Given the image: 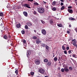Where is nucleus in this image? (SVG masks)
Instances as JSON below:
<instances>
[{
	"label": "nucleus",
	"mask_w": 77,
	"mask_h": 77,
	"mask_svg": "<svg viewBox=\"0 0 77 77\" xmlns=\"http://www.w3.org/2000/svg\"><path fill=\"white\" fill-rule=\"evenodd\" d=\"M8 38H11V36H10V35H9L8 36Z\"/></svg>",
	"instance_id": "49"
},
{
	"label": "nucleus",
	"mask_w": 77,
	"mask_h": 77,
	"mask_svg": "<svg viewBox=\"0 0 77 77\" xmlns=\"http://www.w3.org/2000/svg\"><path fill=\"white\" fill-rule=\"evenodd\" d=\"M74 46H75V47H76V48H77V45H74Z\"/></svg>",
	"instance_id": "48"
},
{
	"label": "nucleus",
	"mask_w": 77,
	"mask_h": 77,
	"mask_svg": "<svg viewBox=\"0 0 77 77\" xmlns=\"http://www.w3.org/2000/svg\"><path fill=\"white\" fill-rule=\"evenodd\" d=\"M3 38H4V39H7V38H8V36L6 35H5L3 36Z\"/></svg>",
	"instance_id": "19"
},
{
	"label": "nucleus",
	"mask_w": 77,
	"mask_h": 77,
	"mask_svg": "<svg viewBox=\"0 0 77 77\" xmlns=\"http://www.w3.org/2000/svg\"><path fill=\"white\" fill-rule=\"evenodd\" d=\"M48 59H45L44 60V62L45 63H47V62H48Z\"/></svg>",
	"instance_id": "15"
},
{
	"label": "nucleus",
	"mask_w": 77,
	"mask_h": 77,
	"mask_svg": "<svg viewBox=\"0 0 77 77\" xmlns=\"http://www.w3.org/2000/svg\"><path fill=\"white\" fill-rule=\"evenodd\" d=\"M25 28L26 29H28L29 27H28V26H27V25H25Z\"/></svg>",
	"instance_id": "29"
},
{
	"label": "nucleus",
	"mask_w": 77,
	"mask_h": 77,
	"mask_svg": "<svg viewBox=\"0 0 77 77\" xmlns=\"http://www.w3.org/2000/svg\"><path fill=\"white\" fill-rule=\"evenodd\" d=\"M71 51H73L71 50H69L68 51V53H69V54H70V53H72V52Z\"/></svg>",
	"instance_id": "18"
},
{
	"label": "nucleus",
	"mask_w": 77,
	"mask_h": 77,
	"mask_svg": "<svg viewBox=\"0 0 77 77\" xmlns=\"http://www.w3.org/2000/svg\"><path fill=\"white\" fill-rule=\"evenodd\" d=\"M67 33H68V34H69L70 33V32L69 31H67Z\"/></svg>",
	"instance_id": "45"
},
{
	"label": "nucleus",
	"mask_w": 77,
	"mask_h": 77,
	"mask_svg": "<svg viewBox=\"0 0 77 77\" xmlns=\"http://www.w3.org/2000/svg\"><path fill=\"white\" fill-rule=\"evenodd\" d=\"M20 26H21V24H20V23H19L16 25V27L17 28H19V27H20Z\"/></svg>",
	"instance_id": "14"
},
{
	"label": "nucleus",
	"mask_w": 77,
	"mask_h": 77,
	"mask_svg": "<svg viewBox=\"0 0 77 77\" xmlns=\"http://www.w3.org/2000/svg\"><path fill=\"white\" fill-rule=\"evenodd\" d=\"M42 34H43L44 35H46V31L44 29H43L42 30Z\"/></svg>",
	"instance_id": "4"
},
{
	"label": "nucleus",
	"mask_w": 77,
	"mask_h": 77,
	"mask_svg": "<svg viewBox=\"0 0 77 77\" xmlns=\"http://www.w3.org/2000/svg\"><path fill=\"white\" fill-rule=\"evenodd\" d=\"M3 15V13L2 12H0V17H2Z\"/></svg>",
	"instance_id": "24"
},
{
	"label": "nucleus",
	"mask_w": 77,
	"mask_h": 77,
	"mask_svg": "<svg viewBox=\"0 0 77 77\" xmlns=\"http://www.w3.org/2000/svg\"><path fill=\"white\" fill-rule=\"evenodd\" d=\"M76 5H77V3H76Z\"/></svg>",
	"instance_id": "64"
},
{
	"label": "nucleus",
	"mask_w": 77,
	"mask_h": 77,
	"mask_svg": "<svg viewBox=\"0 0 77 77\" xmlns=\"http://www.w3.org/2000/svg\"><path fill=\"white\" fill-rule=\"evenodd\" d=\"M45 47L46 49V52H48L49 51V47L47 45H46Z\"/></svg>",
	"instance_id": "5"
},
{
	"label": "nucleus",
	"mask_w": 77,
	"mask_h": 77,
	"mask_svg": "<svg viewBox=\"0 0 77 77\" xmlns=\"http://www.w3.org/2000/svg\"><path fill=\"white\" fill-rule=\"evenodd\" d=\"M11 42V40H8V43H10V42Z\"/></svg>",
	"instance_id": "41"
},
{
	"label": "nucleus",
	"mask_w": 77,
	"mask_h": 77,
	"mask_svg": "<svg viewBox=\"0 0 77 77\" xmlns=\"http://www.w3.org/2000/svg\"><path fill=\"white\" fill-rule=\"evenodd\" d=\"M60 0V1H61L62 2L63 1V0Z\"/></svg>",
	"instance_id": "56"
},
{
	"label": "nucleus",
	"mask_w": 77,
	"mask_h": 77,
	"mask_svg": "<svg viewBox=\"0 0 77 77\" xmlns=\"http://www.w3.org/2000/svg\"><path fill=\"white\" fill-rule=\"evenodd\" d=\"M61 71L62 72H64V71H65V70H64V69L62 68L61 69Z\"/></svg>",
	"instance_id": "36"
},
{
	"label": "nucleus",
	"mask_w": 77,
	"mask_h": 77,
	"mask_svg": "<svg viewBox=\"0 0 77 77\" xmlns=\"http://www.w3.org/2000/svg\"><path fill=\"white\" fill-rule=\"evenodd\" d=\"M45 70L43 69H40L39 70V72L42 74H44V72H45Z\"/></svg>",
	"instance_id": "2"
},
{
	"label": "nucleus",
	"mask_w": 77,
	"mask_h": 77,
	"mask_svg": "<svg viewBox=\"0 0 77 77\" xmlns=\"http://www.w3.org/2000/svg\"><path fill=\"white\" fill-rule=\"evenodd\" d=\"M17 77H18V76H17Z\"/></svg>",
	"instance_id": "62"
},
{
	"label": "nucleus",
	"mask_w": 77,
	"mask_h": 77,
	"mask_svg": "<svg viewBox=\"0 0 77 77\" xmlns=\"http://www.w3.org/2000/svg\"><path fill=\"white\" fill-rule=\"evenodd\" d=\"M56 4V2L54 1L52 3V5H54Z\"/></svg>",
	"instance_id": "32"
},
{
	"label": "nucleus",
	"mask_w": 77,
	"mask_h": 77,
	"mask_svg": "<svg viewBox=\"0 0 77 77\" xmlns=\"http://www.w3.org/2000/svg\"><path fill=\"white\" fill-rule=\"evenodd\" d=\"M57 25V26H58V27H63V25L62 24H58Z\"/></svg>",
	"instance_id": "16"
},
{
	"label": "nucleus",
	"mask_w": 77,
	"mask_h": 77,
	"mask_svg": "<svg viewBox=\"0 0 77 77\" xmlns=\"http://www.w3.org/2000/svg\"><path fill=\"white\" fill-rule=\"evenodd\" d=\"M21 33L23 35H24L25 33V31L24 30H23L21 31Z\"/></svg>",
	"instance_id": "20"
},
{
	"label": "nucleus",
	"mask_w": 77,
	"mask_h": 77,
	"mask_svg": "<svg viewBox=\"0 0 77 77\" xmlns=\"http://www.w3.org/2000/svg\"><path fill=\"white\" fill-rule=\"evenodd\" d=\"M69 69H70V71H72V68L71 66L69 67Z\"/></svg>",
	"instance_id": "27"
},
{
	"label": "nucleus",
	"mask_w": 77,
	"mask_h": 77,
	"mask_svg": "<svg viewBox=\"0 0 77 77\" xmlns=\"http://www.w3.org/2000/svg\"><path fill=\"white\" fill-rule=\"evenodd\" d=\"M42 46V47H45V44H44V43H42V45H41Z\"/></svg>",
	"instance_id": "33"
},
{
	"label": "nucleus",
	"mask_w": 77,
	"mask_h": 77,
	"mask_svg": "<svg viewBox=\"0 0 77 77\" xmlns=\"http://www.w3.org/2000/svg\"><path fill=\"white\" fill-rule=\"evenodd\" d=\"M40 42H41V41L39 39H37L36 40V44H39Z\"/></svg>",
	"instance_id": "8"
},
{
	"label": "nucleus",
	"mask_w": 77,
	"mask_h": 77,
	"mask_svg": "<svg viewBox=\"0 0 77 77\" xmlns=\"http://www.w3.org/2000/svg\"><path fill=\"white\" fill-rule=\"evenodd\" d=\"M59 59H60V57H59Z\"/></svg>",
	"instance_id": "63"
},
{
	"label": "nucleus",
	"mask_w": 77,
	"mask_h": 77,
	"mask_svg": "<svg viewBox=\"0 0 77 77\" xmlns=\"http://www.w3.org/2000/svg\"><path fill=\"white\" fill-rule=\"evenodd\" d=\"M7 8H8V6H7Z\"/></svg>",
	"instance_id": "60"
},
{
	"label": "nucleus",
	"mask_w": 77,
	"mask_h": 77,
	"mask_svg": "<svg viewBox=\"0 0 77 77\" xmlns=\"http://www.w3.org/2000/svg\"><path fill=\"white\" fill-rule=\"evenodd\" d=\"M69 20H75V19L73 18L72 17H70V18H69Z\"/></svg>",
	"instance_id": "26"
},
{
	"label": "nucleus",
	"mask_w": 77,
	"mask_h": 77,
	"mask_svg": "<svg viewBox=\"0 0 77 77\" xmlns=\"http://www.w3.org/2000/svg\"><path fill=\"white\" fill-rule=\"evenodd\" d=\"M75 1H77V0H75Z\"/></svg>",
	"instance_id": "61"
},
{
	"label": "nucleus",
	"mask_w": 77,
	"mask_h": 77,
	"mask_svg": "<svg viewBox=\"0 0 77 77\" xmlns=\"http://www.w3.org/2000/svg\"><path fill=\"white\" fill-rule=\"evenodd\" d=\"M18 70H16L15 72V73H18Z\"/></svg>",
	"instance_id": "42"
},
{
	"label": "nucleus",
	"mask_w": 77,
	"mask_h": 77,
	"mask_svg": "<svg viewBox=\"0 0 77 77\" xmlns=\"http://www.w3.org/2000/svg\"><path fill=\"white\" fill-rule=\"evenodd\" d=\"M53 57H54V55L53 56Z\"/></svg>",
	"instance_id": "59"
},
{
	"label": "nucleus",
	"mask_w": 77,
	"mask_h": 77,
	"mask_svg": "<svg viewBox=\"0 0 77 77\" xmlns=\"http://www.w3.org/2000/svg\"><path fill=\"white\" fill-rule=\"evenodd\" d=\"M50 24H53V20H51L50 21Z\"/></svg>",
	"instance_id": "23"
},
{
	"label": "nucleus",
	"mask_w": 77,
	"mask_h": 77,
	"mask_svg": "<svg viewBox=\"0 0 77 77\" xmlns=\"http://www.w3.org/2000/svg\"><path fill=\"white\" fill-rule=\"evenodd\" d=\"M47 65L48 66H50L51 65V62H49L47 64Z\"/></svg>",
	"instance_id": "25"
},
{
	"label": "nucleus",
	"mask_w": 77,
	"mask_h": 77,
	"mask_svg": "<svg viewBox=\"0 0 77 77\" xmlns=\"http://www.w3.org/2000/svg\"><path fill=\"white\" fill-rule=\"evenodd\" d=\"M34 5L35 6H37L38 5H39V4L37 3V2H35L34 3Z\"/></svg>",
	"instance_id": "17"
},
{
	"label": "nucleus",
	"mask_w": 77,
	"mask_h": 77,
	"mask_svg": "<svg viewBox=\"0 0 77 77\" xmlns=\"http://www.w3.org/2000/svg\"><path fill=\"white\" fill-rule=\"evenodd\" d=\"M67 11L70 14H72L73 13V10L72 9H68Z\"/></svg>",
	"instance_id": "6"
},
{
	"label": "nucleus",
	"mask_w": 77,
	"mask_h": 77,
	"mask_svg": "<svg viewBox=\"0 0 77 77\" xmlns=\"http://www.w3.org/2000/svg\"><path fill=\"white\" fill-rule=\"evenodd\" d=\"M22 42H23L24 44H26V41L25 40H22Z\"/></svg>",
	"instance_id": "22"
},
{
	"label": "nucleus",
	"mask_w": 77,
	"mask_h": 77,
	"mask_svg": "<svg viewBox=\"0 0 77 77\" xmlns=\"http://www.w3.org/2000/svg\"><path fill=\"white\" fill-rule=\"evenodd\" d=\"M45 77H48V76H45Z\"/></svg>",
	"instance_id": "54"
},
{
	"label": "nucleus",
	"mask_w": 77,
	"mask_h": 77,
	"mask_svg": "<svg viewBox=\"0 0 77 77\" xmlns=\"http://www.w3.org/2000/svg\"><path fill=\"white\" fill-rule=\"evenodd\" d=\"M30 54H31V52H30V51H29L27 52V57H29V56L30 55Z\"/></svg>",
	"instance_id": "9"
},
{
	"label": "nucleus",
	"mask_w": 77,
	"mask_h": 77,
	"mask_svg": "<svg viewBox=\"0 0 77 77\" xmlns=\"http://www.w3.org/2000/svg\"><path fill=\"white\" fill-rule=\"evenodd\" d=\"M27 24L28 26H32V23L30 22L27 23Z\"/></svg>",
	"instance_id": "13"
},
{
	"label": "nucleus",
	"mask_w": 77,
	"mask_h": 77,
	"mask_svg": "<svg viewBox=\"0 0 77 77\" xmlns=\"http://www.w3.org/2000/svg\"><path fill=\"white\" fill-rule=\"evenodd\" d=\"M1 32H3V30H1Z\"/></svg>",
	"instance_id": "57"
},
{
	"label": "nucleus",
	"mask_w": 77,
	"mask_h": 77,
	"mask_svg": "<svg viewBox=\"0 0 77 77\" xmlns=\"http://www.w3.org/2000/svg\"><path fill=\"white\" fill-rule=\"evenodd\" d=\"M33 14H34V15H36V12L35 11H34Z\"/></svg>",
	"instance_id": "47"
},
{
	"label": "nucleus",
	"mask_w": 77,
	"mask_h": 77,
	"mask_svg": "<svg viewBox=\"0 0 77 77\" xmlns=\"http://www.w3.org/2000/svg\"><path fill=\"white\" fill-rule=\"evenodd\" d=\"M23 6L24 7H26V8H30V7L29 6V5L27 4H25L23 5Z\"/></svg>",
	"instance_id": "10"
},
{
	"label": "nucleus",
	"mask_w": 77,
	"mask_h": 77,
	"mask_svg": "<svg viewBox=\"0 0 77 77\" xmlns=\"http://www.w3.org/2000/svg\"><path fill=\"white\" fill-rule=\"evenodd\" d=\"M41 21L42 23L43 24H45V22H44V21L43 20H41Z\"/></svg>",
	"instance_id": "34"
},
{
	"label": "nucleus",
	"mask_w": 77,
	"mask_h": 77,
	"mask_svg": "<svg viewBox=\"0 0 77 77\" xmlns=\"http://www.w3.org/2000/svg\"><path fill=\"white\" fill-rule=\"evenodd\" d=\"M64 70L66 71V72H69V69H68L67 68H64Z\"/></svg>",
	"instance_id": "12"
},
{
	"label": "nucleus",
	"mask_w": 77,
	"mask_h": 77,
	"mask_svg": "<svg viewBox=\"0 0 77 77\" xmlns=\"http://www.w3.org/2000/svg\"><path fill=\"white\" fill-rule=\"evenodd\" d=\"M66 49L67 50H69V47L68 46H67L66 48Z\"/></svg>",
	"instance_id": "38"
},
{
	"label": "nucleus",
	"mask_w": 77,
	"mask_h": 77,
	"mask_svg": "<svg viewBox=\"0 0 77 77\" xmlns=\"http://www.w3.org/2000/svg\"><path fill=\"white\" fill-rule=\"evenodd\" d=\"M54 60L55 61H57V58L56 57H55L54 58Z\"/></svg>",
	"instance_id": "31"
},
{
	"label": "nucleus",
	"mask_w": 77,
	"mask_h": 77,
	"mask_svg": "<svg viewBox=\"0 0 77 77\" xmlns=\"http://www.w3.org/2000/svg\"><path fill=\"white\" fill-rule=\"evenodd\" d=\"M52 10L53 11H56V10H57V9L56 8L54 7L52 8Z\"/></svg>",
	"instance_id": "21"
},
{
	"label": "nucleus",
	"mask_w": 77,
	"mask_h": 77,
	"mask_svg": "<svg viewBox=\"0 0 77 77\" xmlns=\"http://www.w3.org/2000/svg\"><path fill=\"white\" fill-rule=\"evenodd\" d=\"M68 9H72V6H69L68 7Z\"/></svg>",
	"instance_id": "40"
},
{
	"label": "nucleus",
	"mask_w": 77,
	"mask_h": 77,
	"mask_svg": "<svg viewBox=\"0 0 77 77\" xmlns=\"http://www.w3.org/2000/svg\"><path fill=\"white\" fill-rule=\"evenodd\" d=\"M34 32H35V33H36V30L35 29L34 30Z\"/></svg>",
	"instance_id": "51"
},
{
	"label": "nucleus",
	"mask_w": 77,
	"mask_h": 77,
	"mask_svg": "<svg viewBox=\"0 0 77 77\" xmlns=\"http://www.w3.org/2000/svg\"><path fill=\"white\" fill-rule=\"evenodd\" d=\"M35 63L37 65H39L40 64V61L38 59L36 60H35Z\"/></svg>",
	"instance_id": "3"
},
{
	"label": "nucleus",
	"mask_w": 77,
	"mask_h": 77,
	"mask_svg": "<svg viewBox=\"0 0 77 77\" xmlns=\"http://www.w3.org/2000/svg\"><path fill=\"white\" fill-rule=\"evenodd\" d=\"M43 3H45V4H46V3H47V2H44V1H43Z\"/></svg>",
	"instance_id": "52"
},
{
	"label": "nucleus",
	"mask_w": 77,
	"mask_h": 77,
	"mask_svg": "<svg viewBox=\"0 0 77 77\" xmlns=\"http://www.w3.org/2000/svg\"><path fill=\"white\" fill-rule=\"evenodd\" d=\"M72 56H73V57H75V54H73L72 55Z\"/></svg>",
	"instance_id": "43"
},
{
	"label": "nucleus",
	"mask_w": 77,
	"mask_h": 77,
	"mask_svg": "<svg viewBox=\"0 0 77 77\" xmlns=\"http://www.w3.org/2000/svg\"><path fill=\"white\" fill-rule=\"evenodd\" d=\"M29 2H33V0H28Z\"/></svg>",
	"instance_id": "46"
},
{
	"label": "nucleus",
	"mask_w": 77,
	"mask_h": 77,
	"mask_svg": "<svg viewBox=\"0 0 77 77\" xmlns=\"http://www.w3.org/2000/svg\"><path fill=\"white\" fill-rule=\"evenodd\" d=\"M11 46H13V45H12V43L11 44Z\"/></svg>",
	"instance_id": "53"
},
{
	"label": "nucleus",
	"mask_w": 77,
	"mask_h": 77,
	"mask_svg": "<svg viewBox=\"0 0 77 77\" xmlns=\"http://www.w3.org/2000/svg\"><path fill=\"white\" fill-rule=\"evenodd\" d=\"M69 27H71V25L70 24L69 25Z\"/></svg>",
	"instance_id": "50"
},
{
	"label": "nucleus",
	"mask_w": 77,
	"mask_h": 77,
	"mask_svg": "<svg viewBox=\"0 0 77 77\" xmlns=\"http://www.w3.org/2000/svg\"><path fill=\"white\" fill-rule=\"evenodd\" d=\"M38 11L40 14H44L45 12V10L42 8H38Z\"/></svg>",
	"instance_id": "1"
},
{
	"label": "nucleus",
	"mask_w": 77,
	"mask_h": 77,
	"mask_svg": "<svg viewBox=\"0 0 77 77\" xmlns=\"http://www.w3.org/2000/svg\"><path fill=\"white\" fill-rule=\"evenodd\" d=\"M57 20H59V18H58Z\"/></svg>",
	"instance_id": "58"
},
{
	"label": "nucleus",
	"mask_w": 77,
	"mask_h": 77,
	"mask_svg": "<svg viewBox=\"0 0 77 77\" xmlns=\"http://www.w3.org/2000/svg\"><path fill=\"white\" fill-rule=\"evenodd\" d=\"M23 14L24 16L26 17L28 16L27 13L26 12L24 11L23 12Z\"/></svg>",
	"instance_id": "7"
},
{
	"label": "nucleus",
	"mask_w": 77,
	"mask_h": 77,
	"mask_svg": "<svg viewBox=\"0 0 77 77\" xmlns=\"http://www.w3.org/2000/svg\"><path fill=\"white\" fill-rule=\"evenodd\" d=\"M76 40L75 39H74L73 40H72V42H73V45H75V44H76V42L75 41Z\"/></svg>",
	"instance_id": "11"
},
{
	"label": "nucleus",
	"mask_w": 77,
	"mask_h": 77,
	"mask_svg": "<svg viewBox=\"0 0 77 77\" xmlns=\"http://www.w3.org/2000/svg\"><path fill=\"white\" fill-rule=\"evenodd\" d=\"M65 8V7L64 6H62L61 8V10H63Z\"/></svg>",
	"instance_id": "28"
},
{
	"label": "nucleus",
	"mask_w": 77,
	"mask_h": 77,
	"mask_svg": "<svg viewBox=\"0 0 77 77\" xmlns=\"http://www.w3.org/2000/svg\"><path fill=\"white\" fill-rule=\"evenodd\" d=\"M16 74L17 75H18V73H16Z\"/></svg>",
	"instance_id": "55"
},
{
	"label": "nucleus",
	"mask_w": 77,
	"mask_h": 77,
	"mask_svg": "<svg viewBox=\"0 0 77 77\" xmlns=\"http://www.w3.org/2000/svg\"><path fill=\"white\" fill-rule=\"evenodd\" d=\"M64 54H67V51H64Z\"/></svg>",
	"instance_id": "37"
},
{
	"label": "nucleus",
	"mask_w": 77,
	"mask_h": 77,
	"mask_svg": "<svg viewBox=\"0 0 77 77\" xmlns=\"http://www.w3.org/2000/svg\"><path fill=\"white\" fill-rule=\"evenodd\" d=\"M60 5H61V6H63V3H60Z\"/></svg>",
	"instance_id": "44"
},
{
	"label": "nucleus",
	"mask_w": 77,
	"mask_h": 77,
	"mask_svg": "<svg viewBox=\"0 0 77 77\" xmlns=\"http://www.w3.org/2000/svg\"><path fill=\"white\" fill-rule=\"evenodd\" d=\"M30 74H31V75H34V72H31Z\"/></svg>",
	"instance_id": "35"
},
{
	"label": "nucleus",
	"mask_w": 77,
	"mask_h": 77,
	"mask_svg": "<svg viewBox=\"0 0 77 77\" xmlns=\"http://www.w3.org/2000/svg\"><path fill=\"white\" fill-rule=\"evenodd\" d=\"M62 49H63V50H65V47L63 45L62 46Z\"/></svg>",
	"instance_id": "30"
},
{
	"label": "nucleus",
	"mask_w": 77,
	"mask_h": 77,
	"mask_svg": "<svg viewBox=\"0 0 77 77\" xmlns=\"http://www.w3.org/2000/svg\"><path fill=\"white\" fill-rule=\"evenodd\" d=\"M33 38V39H37V37L36 36H34Z\"/></svg>",
	"instance_id": "39"
}]
</instances>
